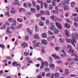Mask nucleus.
I'll return each instance as SVG.
<instances>
[{"label": "nucleus", "mask_w": 78, "mask_h": 78, "mask_svg": "<svg viewBox=\"0 0 78 78\" xmlns=\"http://www.w3.org/2000/svg\"><path fill=\"white\" fill-rule=\"evenodd\" d=\"M67 47L69 49V50L71 51V52H72V53L71 54V55L72 56H75V58H78V55L76 53H73L74 52V51H73V50L72 49V47H71V46L70 45H67Z\"/></svg>", "instance_id": "1"}, {"label": "nucleus", "mask_w": 78, "mask_h": 78, "mask_svg": "<svg viewBox=\"0 0 78 78\" xmlns=\"http://www.w3.org/2000/svg\"><path fill=\"white\" fill-rule=\"evenodd\" d=\"M75 34H76V36H75V35L74 34H72V39L73 41H74V42L76 43V40L78 39V33H77V32H75ZM74 36L75 37H74Z\"/></svg>", "instance_id": "2"}, {"label": "nucleus", "mask_w": 78, "mask_h": 78, "mask_svg": "<svg viewBox=\"0 0 78 78\" xmlns=\"http://www.w3.org/2000/svg\"><path fill=\"white\" fill-rule=\"evenodd\" d=\"M9 21L11 23H12L13 22V23L11 24V25L14 26H16V23L17 22V21H16V20H14L13 18H10L9 19Z\"/></svg>", "instance_id": "3"}, {"label": "nucleus", "mask_w": 78, "mask_h": 78, "mask_svg": "<svg viewBox=\"0 0 78 78\" xmlns=\"http://www.w3.org/2000/svg\"><path fill=\"white\" fill-rule=\"evenodd\" d=\"M66 41L67 42L69 43L71 42L72 45H73V46L74 47H75V43L74 42V41H72V40L70 39H66Z\"/></svg>", "instance_id": "4"}, {"label": "nucleus", "mask_w": 78, "mask_h": 78, "mask_svg": "<svg viewBox=\"0 0 78 78\" xmlns=\"http://www.w3.org/2000/svg\"><path fill=\"white\" fill-rule=\"evenodd\" d=\"M50 18L53 21H54V22H57V21H58V18H57V17L56 16H51L50 17Z\"/></svg>", "instance_id": "5"}, {"label": "nucleus", "mask_w": 78, "mask_h": 78, "mask_svg": "<svg viewBox=\"0 0 78 78\" xmlns=\"http://www.w3.org/2000/svg\"><path fill=\"white\" fill-rule=\"evenodd\" d=\"M55 25L56 27L59 28V29H62V26H61V25L60 24V23L56 22L55 23Z\"/></svg>", "instance_id": "6"}, {"label": "nucleus", "mask_w": 78, "mask_h": 78, "mask_svg": "<svg viewBox=\"0 0 78 78\" xmlns=\"http://www.w3.org/2000/svg\"><path fill=\"white\" fill-rule=\"evenodd\" d=\"M14 1V2L13 3V5H18L20 6V4L19 2V1L17 0H13Z\"/></svg>", "instance_id": "7"}, {"label": "nucleus", "mask_w": 78, "mask_h": 78, "mask_svg": "<svg viewBox=\"0 0 78 78\" xmlns=\"http://www.w3.org/2000/svg\"><path fill=\"white\" fill-rule=\"evenodd\" d=\"M10 28L9 27H7L6 28V33H9V34H12V31L10 30Z\"/></svg>", "instance_id": "8"}, {"label": "nucleus", "mask_w": 78, "mask_h": 78, "mask_svg": "<svg viewBox=\"0 0 78 78\" xmlns=\"http://www.w3.org/2000/svg\"><path fill=\"white\" fill-rule=\"evenodd\" d=\"M22 46L23 48H25L26 47L28 46V44L27 43H23L22 44Z\"/></svg>", "instance_id": "9"}, {"label": "nucleus", "mask_w": 78, "mask_h": 78, "mask_svg": "<svg viewBox=\"0 0 78 78\" xmlns=\"http://www.w3.org/2000/svg\"><path fill=\"white\" fill-rule=\"evenodd\" d=\"M41 41L44 45H47L48 44L47 41L45 40H42Z\"/></svg>", "instance_id": "10"}, {"label": "nucleus", "mask_w": 78, "mask_h": 78, "mask_svg": "<svg viewBox=\"0 0 78 78\" xmlns=\"http://www.w3.org/2000/svg\"><path fill=\"white\" fill-rule=\"evenodd\" d=\"M41 36L43 38H47V35L45 33H43L41 35Z\"/></svg>", "instance_id": "11"}, {"label": "nucleus", "mask_w": 78, "mask_h": 78, "mask_svg": "<svg viewBox=\"0 0 78 78\" xmlns=\"http://www.w3.org/2000/svg\"><path fill=\"white\" fill-rule=\"evenodd\" d=\"M49 29L50 30H51L52 31L54 30L55 29V26L52 25L51 26V27Z\"/></svg>", "instance_id": "12"}, {"label": "nucleus", "mask_w": 78, "mask_h": 78, "mask_svg": "<svg viewBox=\"0 0 78 78\" xmlns=\"http://www.w3.org/2000/svg\"><path fill=\"white\" fill-rule=\"evenodd\" d=\"M52 56L54 57V58H55V59H60V57H59L58 56L56 55L55 54H53L52 55Z\"/></svg>", "instance_id": "13"}, {"label": "nucleus", "mask_w": 78, "mask_h": 78, "mask_svg": "<svg viewBox=\"0 0 78 78\" xmlns=\"http://www.w3.org/2000/svg\"><path fill=\"white\" fill-rule=\"evenodd\" d=\"M37 2L38 3H41V8H42V6H43V5H44V2H42V1H38Z\"/></svg>", "instance_id": "14"}, {"label": "nucleus", "mask_w": 78, "mask_h": 78, "mask_svg": "<svg viewBox=\"0 0 78 78\" xmlns=\"http://www.w3.org/2000/svg\"><path fill=\"white\" fill-rule=\"evenodd\" d=\"M71 7L72 8H73V7H74L75 6V2H72L70 4Z\"/></svg>", "instance_id": "15"}, {"label": "nucleus", "mask_w": 78, "mask_h": 78, "mask_svg": "<svg viewBox=\"0 0 78 78\" xmlns=\"http://www.w3.org/2000/svg\"><path fill=\"white\" fill-rule=\"evenodd\" d=\"M31 12L33 13H35L36 12V9H34V8H32L30 9Z\"/></svg>", "instance_id": "16"}, {"label": "nucleus", "mask_w": 78, "mask_h": 78, "mask_svg": "<svg viewBox=\"0 0 78 78\" xmlns=\"http://www.w3.org/2000/svg\"><path fill=\"white\" fill-rule=\"evenodd\" d=\"M52 39H52V37H51V36H50L47 38L48 41H49V42H50V41H51Z\"/></svg>", "instance_id": "17"}, {"label": "nucleus", "mask_w": 78, "mask_h": 78, "mask_svg": "<svg viewBox=\"0 0 78 78\" xmlns=\"http://www.w3.org/2000/svg\"><path fill=\"white\" fill-rule=\"evenodd\" d=\"M34 39H39V37L38 34H35L34 37Z\"/></svg>", "instance_id": "18"}, {"label": "nucleus", "mask_w": 78, "mask_h": 78, "mask_svg": "<svg viewBox=\"0 0 78 78\" xmlns=\"http://www.w3.org/2000/svg\"><path fill=\"white\" fill-rule=\"evenodd\" d=\"M39 25L41 26V27H43L44 25V23L42 21H41L39 23Z\"/></svg>", "instance_id": "19"}, {"label": "nucleus", "mask_w": 78, "mask_h": 78, "mask_svg": "<svg viewBox=\"0 0 78 78\" xmlns=\"http://www.w3.org/2000/svg\"><path fill=\"white\" fill-rule=\"evenodd\" d=\"M17 12V10H11L10 12L12 14H15Z\"/></svg>", "instance_id": "20"}, {"label": "nucleus", "mask_w": 78, "mask_h": 78, "mask_svg": "<svg viewBox=\"0 0 78 78\" xmlns=\"http://www.w3.org/2000/svg\"><path fill=\"white\" fill-rule=\"evenodd\" d=\"M55 76L56 78H59V73H56L55 74Z\"/></svg>", "instance_id": "21"}, {"label": "nucleus", "mask_w": 78, "mask_h": 78, "mask_svg": "<svg viewBox=\"0 0 78 78\" xmlns=\"http://www.w3.org/2000/svg\"><path fill=\"white\" fill-rule=\"evenodd\" d=\"M64 10H68L69 9V7H68V5H65L64 7Z\"/></svg>", "instance_id": "22"}, {"label": "nucleus", "mask_w": 78, "mask_h": 78, "mask_svg": "<svg viewBox=\"0 0 78 78\" xmlns=\"http://www.w3.org/2000/svg\"><path fill=\"white\" fill-rule=\"evenodd\" d=\"M58 30L57 29H55V30H54V33L55 34H58Z\"/></svg>", "instance_id": "23"}, {"label": "nucleus", "mask_w": 78, "mask_h": 78, "mask_svg": "<svg viewBox=\"0 0 78 78\" xmlns=\"http://www.w3.org/2000/svg\"><path fill=\"white\" fill-rule=\"evenodd\" d=\"M45 14L47 16H49V15H50V13L49 11L46 10L45 11Z\"/></svg>", "instance_id": "24"}, {"label": "nucleus", "mask_w": 78, "mask_h": 78, "mask_svg": "<svg viewBox=\"0 0 78 78\" xmlns=\"http://www.w3.org/2000/svg\"><path fill=\"white\" fill-rule=\"evenodd\" d=\"M17 20L18 22H20L21 23L23 22V20H22V19L20 18H17Z\"/></svg>", "instance_id": "25"}, {"label": "nucleus", "mask_w": 78, "mask_h": 78, "mask_svg": "<svg viewBox=\"0 0 78 78\" xmlns=\"http://www.w3.org/2000/svg\"><path fill=\"white\" fill-rule=\"evenodd\" d=\"M35 30L36 32L39 31V27H37V25H36L35 26Z\"/></svg>", "instance_id": "26"}, {"label": "nucleus", "mask_w": 78, "mask_h": 78, "mask_svg": "<svg viewBox=\"0 0 78 78\" xmlns=\"http://www.w3.org/2000/svg\"><path fill=\"white\" fill-rule=\"evenodd\" d=\"M30 14H31V13L30 12H27L26 14V17H28L30 15Z\"/></svg>", "instance_id": "27"}, {"label": "nucleus", "mask_w": 78, "mask_h": 78, "mask_svg": "<svg viewBox=\"0 0 78 78\" xmlns=\"http://www.w3.org/2000/svg\"><path fill=\"white\" fill-rule=\"evenodd\" d=\"M27 31L29 33H30V34H31V33H32V31H31V30L30 29V28H27Z\"/></svg>", "instance_id": "28"}, {"label": "nucleus", "mask_w": 78, "mask_h": 78, "mask_svg": "<svg viewBox=\"0 0 78 78\" xmlns=\"http://www.w3.org/2000/svg\"><path fill=\"white\" fill-rule=\"evenodd\" d=\"M32 5L34 7H36V2L35 1L33 2Z\"/></svg>", "instance_id": "29"}, {"label": "nucleus", "mask_w": 78, "mask_h": 78, "mask_svg": "<svg viewBox=\"0 0 78 78\" xmlns=\"http://www.w3.org/2000/svg\"><path fill=\"white\" fill-rule=\"evenodd\" d=\"M44 68V62H42V64L40 67L41 69H43Z\"/></svg>", "instance_id": "30"}, {"label": "nucleus", "mask_w": 78, "mask_h": 78, "mask_svg": "<svg viewBox=\"0 0 78 78\" xmlns=\"http://www.w3.org/2000/svg\"><path fill=\"white\" fill-rule=\"evenodd\" d=\"M13 25H11V27H9V28L10 29H11L12 30V31H14V30H14V27Z\"/></svg>", "instance_id": "31"}, {"label": "nucleus", "mask_w": 78, "mask_h": 78, "mask_svg": "<svg viewBox=\"0 0 78 78\" xmlns=\"http://www.w3.org/2000/svg\"><path fill=\"white\" fill-rule=\"evenodd\" d=\"M59 41L60 43H63L64 42V40L62 38H61L59 39Z\"/></svg>", "instance_id": "32"}, {"label": "nucleus", "mask_w": 78, "mask_h": 78, "mask_svg": "<svg viewBox=\"0 0 78 78\" xmlns=\"http://www.w3.org/2000/svg\"><path fill=\"white\" fill-rule=\"evenodd\" d=\"M24 56H28V55H29V53L28 52H24Z\"/></svg>", "instance_id": "33"}, {"label": "nucleus", "mask_w": 78, "mask_h": 78, "mask_svg": "<svg viewBox=\"0 0 78 78\" xmlns=\"http://www.w3.org/2000/svg\"><path fill=\"white\" fill-rule=\"evenodd\" d=\"M5 16H7L9 17V15H10V14L9 12H7L6 13H5Z\"/></svg>", "instance_id": "34"}, {"label": "nucleus", "mask_w": 78, "mask_h": 78, "mask_svg": "<svg viewBox=\"0 0 78 78\" xmlns=\"http://www.w3.org/2000/svg\"><path fill=\"white\" fill-rule=\"evenodd\" d=\"M55 50H56V51H59V50H61V48L58 47H56L55 48Z\"/></svg>", "instance_id": "35"}, {"label": "nucleus", "mask_w": 78, "mask_h": 78, "mask_svg": "<svg viewBox=\"0 0 78 78\" xmlns=\"http://www.w3.org/2000/svg\"><path fill=\"white\" fill-rule=\"evenodd\" d=\"M62 7H64L65 5H66V2L65 1H63L62 2Z\"/></svg>", "instance_id": "36"}, {"label": "nucleus", "mask_w": 78, "mask_h": 78, "mask_svg": "<svg viewBox=\"0 0 78 78\" xmlns=\"http://www.w3.org/2000/svg\"><path fill=\"white\" fill-rule=\"evenodd\" d=\"M0 47H1L2 48H5V45L3 44H0Z\"/></svg>", "instance_id": "37"}, {"label": "nucleus", "mask_w": 78, "mask_h": 78, "mask_svg": "<svg viewBox=\"0 0 78 78\" xmlns=\"http://www.w3.org/2000/svg\"><path fill=\"white\" fill-rule=\"evenodd\" d=\"M49 66L51 68H53V67H55V65L53 64H50Z\"/></svg>", "instance_id": "38"}, {"label": "nucleus", "mask_w": 78, "mask_h": 78, "mask_svg": "<svg viewBox=\"0 0 78 78\" xmlns=\"http://www.w3.org/2000/svg\"><path fill=\"white\" fill-rule=\"evenodd\" d=\"M48 33L51 35H53V33L50 30H49L48 31Z\"/></svg>", "instance_id": "39"}, {"label": "nucleus", "mask_w": 78, "mask_h": 78, "mask_svg": "<svg viewBox=\"0 0 78 78\" xmlns=\"http://www.w3.org/2000/svg\"><path fill=\"white\" fill-rule=\"evenodd\" d=\"M44 65L46 67H48V63L47 62H45L44 63Z\"/></svg>", "instance_id": "40"}, {"label": "nucleus", "mask_w": 78, "mask_h": 78, "mask_svg": "<svg viewBox=\"0 0 78 78\" xmlns=\"http://www.w3.org/2000/svg\"><path fill=\"white\" fill-rule=\"evenodd\" d=\"M17 62H13L12 63V64L13 65V66H14V67L16 66V64H17Z\"/></svg>", "instance_id": "41"}, {"label": "nucleus", "mask_w": 78, "mask_h": 78, "mask_svg": "<svg viewBox=\"0 0 78 78\" xmlns=\"http://www.w3.org/2000/svg\"><path fill=\"white\" fill-rule=\"evenodd\" d=\"M52 11L54 13V14H58V11H56V10L55 11L54 10H52Z\"/></svg>", "instance_id": "42"}, {"label": "nucleus", "mask_w": 78, "mask_h": 78, "mask_svg": "<svg viewBox=\"0 0 78 78\" xmlns=\"http://www.w3.org/2000/svg\"><path fill=\"white\" fill-rule=\"evenodd\" d=\"M65 73L66 75H67L69 73V70L68 69H66Z\"/></svg>", "instance_id": "43"}, {"label": "nucleus", "mask_w": 78, "mask_h": 78, "mask_svg": "<svg viewBox=\"0 0 78 78\" xmlns=\"http://www.w3.org/2000/svg\"><path fill=\"white\" fill-rule=\"evenodd\" d=\"M53 3L52 4V5H53L54 6H56V3L54 1H53Z\"/></svg>", "instance_id": "44"}, {"label": "nucleus", "mask_w": 78, "mask_h": 78, "mask_svg": "<svg viewBox=\"0 0 78 78\" xmlns=\"http://www.w3.org/2000/svg\"><path fill=\"white\" fill-rule=\"evenodd\" d=\"M37 9V11H39V9H40V7H39V5H37L36 7Z\"/></svg>", "instance_id": "45"}, {"label": "nucleus", "mask_w": 78, "mask_h": 78, "mask_svg": "<svg viewBox=\"0 0 78 78\" xmlns=\"http://www.w3.org/2000/svg\"><path fill=\"white\" fill-rule=\"evenodd\" d=\"M30 59V58L29 57L27 56V57L26 58V60L27 61H28Z\"/></svg>", "instance_id": "46"}, {"label": "nucleus", "mask_w": 78, "mask_h": 78, "mask_svg": "<svg viewBox=\"0 0 78 78\" xmlns=\"http://www.w3.org/2000/svg\"><path fill=\"white\" fill-rule=\"evenodd\" d=\"M53 9V6L51 5H49V10H51Z\"/></svg>", "instance_id": "47"}, {"label": "nucleus", "mask_w": 78, "mask_h": 78, "mask_svg": "<svg viewBox=\"0 0 78 78\" xmlns=\"http://www.w3.org/2000/svg\"><path fill=\"white\" fill-rule=\"evenodd\" d=\"M74 22H78V18H74Z\"/></svg>", "instance_id": "48"}, {"label": "nucleus", "mask_w": 78, "mask_h": 78, "mask_svg": "<svg viewBox=\"0 0 78 78\" xmlns=\"http://www.w3.org/2000/svg\"><path fill=\"white\" fill-rule=\"evenodd\" d=\"M40 12L41 14H42V15H44L45 14V13H44V11L43 10H41L40 11Z\"/></svg>", "instance_id": "49"}, {"label": "nucleus", "mask_w": 78, "mask_h": 78, "mask_svg": "<svg viewBox=\"0 0 78 78\" xmlns=\"http://www.w3.org/2000/svg\"><path fill=\"white\" fill-rule=\"evenodd\" d=\"M45 70L47 71V72H49L50 71V69L48 68H45Z\"/></svg>", "instance_id": "50"}, {"label": "nucleus", "mask_w": 78, "mask_h": 78, "mask_svg": "<svg viewBox=\"0 0 78 78\" xmlns=\"http://www.w3.org/2000/svg\"><path fill=\"white\" fill-rule=\"evenodd\" d=\"M47 76H48V77H50V76H51V74L50 73H48L46 74Z\"/></svg>", "instance_id": "51"}, {"label": "nucleus", "mask_w": 78, "mask_h": 78, "mask_svg": "<svg viewBox=\"0 0 78 78\" xmlns=\"http://www.w3.org/2000/svg\"><path fill=\"white\" fill-rule=\"evenodd\" d=\"M39 44H40L39 42H37V43L35 44V46H36V47H39Z\"/></svg>", "instance_id": "52"}, {"label": "nucleus", "mask_w": 78, "mask_h": 78, "mask_svg": "<svg viewBox=\"0 0 78 78\" xmlns=\"http://www.w3.org/2000/svg\"><path fill=\"white\" fill-rule=\"evenodd\" d=\"M44 6L45 8H46L47 6V3L46 2H44Z\"/></svg>", "instance_id": "53"}, {"label": "nucleus", "mask_w": 78, "mask_h": 78, "mask_svg": "<svg viewBox=\"0 0 78 78\" xmlns=\"http://www.w3.org/2000/svg\"><path fill=\"white\" fill-rule=\"evenodd\" d=\"M28 39H29V36H28V35H27L25 38V40L27 41V40H28Z\"/></svg>", "instance_id": "54"}, {"label": "nucleus", "mask_w": 78, "mask_h": 78, "mask_svg": "<svg viewBox=\"0 0 78 78\" xmlns=\"http://www.w3.org/2000/svg\"><path fill=\"white\" fill-rule=\"evenodd\" d=\"M49 62H53V58H52V57H50V61Z\"/></svg>", "instance_id": "55"}, {"label": "nucleus", "mask_w": 78, "mask_h": 78, "mask_svg": "<svg viewBox=\"0 0 78 78\" xmlns=\"http://www.w3.org/2000/svg\"><path fill=\"white\" fill-rule=\"evenodd\" d=\"M37 60H38L39 61H42V59L41 58H38L37 59Z\"/></svg>", "instance_id": "56"}, {"label": "nucleus", "mask_w": 78, "mask_h": 78, "mask_svg": "<svg viewBox=\"0 0 78 78\" xmlns=\"http://www.w3.org/2000/svg\"><path fill=\"white\" fill-rule=\"evenodd\" d=\"M36 15L37 17H41V14H37Z\"/></svg>", "instance_id": "57"}, {"label": "nucleus", "mask_w": 78, "mask_h": 78, "mask_svg": "<svg viewBox=\"0 0 78 78\" xmlns=\"http://www.w3.org/2000/svg\"><path fill=\"white\" fill-rule=\"evenodd\" d=\"M66 21L67 23H71V21H69V19H67L66 20Z\"/></svg>", "instance_id": "58"}, {"label": "nucleus", "mask_w": 78, "mask_h": 78, "mask_svg": "<svg viewBox=\"0 0 78 78\" xmlns=\"http://www.w3.org/2000/svg\"><path fill=\"white\" fill-rule=\"evenodd\" d=\"M33 44H35V45H36V44H37V41H33Z\"/></svg>", "instance_id": "59"}, {"label": "nucleus", "mask_w": 78, "mask_h": 78, "mask_svg": "<svg viewBox=\"0 0 78 78\" xmlns=\"http://www.w3.org/2000/svg\"><path fill=\"white\" fill-rule=\"evenodd\" d=\"M27 3L26 2H25L24 4L23 5L24 7H25V8H27Z\"/></svg>", "instance_id": "60"}, {"label": "nucleus", "mask_w": 78, "mask_h": 78, "mask_svg": "<svg viewBox=\"0 0 78 78\" xmlns=\"http://www.w3.org/2000/svg\"><path fill=\"white\" fill-rule=\"evenodd\" d=\"M47 2L48 3H51V0H47Z\"/></svg>", "instance_id": "61"}, {"label": "nucleus", "mask_w": 78, "mask_h": 78, "mask_svg": "<svg viewBox=\"0 0 78 78\" xmlns=\"http://www.w3.org/2000/svg\"><path fill=\"white\" fill-rule=\"evenodd\" d=\"M27 6H31L32 5V4L30 3L29 2L27 4Z\"/></svg>", "instance_id": "62"}, {"label": "nucleus", "mask_w": 78, "mask_h": 78, "mask_svg": "<svg viewBox=\"0 0 78 78\" xmlns=\"http://www.w3.org/2000/svg\"><path fill=\"white\" fill-rule=\"evenodd\" d=\"M41 52L42 53H45V50H44V49H42Z\"/></svg>", "instance_id": "63"}, {"label": "nucleus", "mask_w": 78, "mask_h": 78, "mask_svg": "<svg viewBox=\"0 0 78 78\" xmlns=\"http://www.w3.org/2000/svg\"><path fill=\"white\" fill-rule=\"evenodd\" d=\"M37 78H42V76L41 74H39L37 76Z\"/></svg>", "instance_id": "64"}]
</instances>
